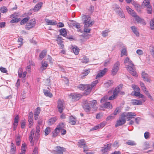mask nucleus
I'll list each match as a JSON object with an SVG mask.
<instances>
[{
	"instance_id": "47",
	"label": "nucleus",
	"mask_w": 154,
	"mask_h": 154,
	"mask_svg": "<svg viewBox=\"0 0 154 154\" xmlns=\"http://www.w3.org/2000/svg\"><path fill=\"white\" fill-rule=\"evenodd\" d=\"M126 144L131 146L135 145L136 144L134 141L131 140H128V141L126 142Z\"/></svg>"
},
{
	"instance_id": "7",
	"label": "nucleus",
	"mask_w": 154,
	"mask_h": 154,
	"mask_svg": "<svg viewBox=\"0 0 154 154\" xmlns=\"http://www.w3.org/2000/svg\"><path fill=\"white\" fill-rule=\"evenodd\" d=\"M126 122V120L124 116H122V113L121 114L120 117L119 118V119L117 122L116 123L115 125V127H117L122 125L124 124Z\"/></svg>"
},
{
	"instance_id": "48",
	"label": "nucleus",
	"mask_w": 154,
	"mask_h": 154,
	"mask_svg": "<svg viewBox=\"0 0 154 154\" xmlns=\"http://www.w3.org/2000/svg\"><path fill=\"white\" fill-rule=\"evenodd\" d=\"M16 141L17 145V146H19L20 144V135H18V136L17 137L16 139Z\"/></svg>"
},
{
	"instance_id": "57",
	"label": "nucleus",
	"mask_w": 154,
	"mask_h": 154,
	"mask_svg": "<svg viewBox=\"0 0 154 154\" xmlns=\"http://www.w3.org/2000/svg\"><path fill=\"white\" fill-rule=\"evenodd\" d=\"M108 99V97L107 96H105L103 97L100 100L101 103H104Z\"/></svg>"
},
{
	"instance_id": "39",
	"label": "nucleus",
	"mask_w": 154,
	"mask_h": 154,
	"mask_svg": "<svg viewBox=\"0 0 154 154\" xmlns=\"http://www.w3.org/2000/svg\"><path fill=\"white\" fill-rule=\"evenodd\" d=\"M104 106V107L106 108H112V106L111 105L110 103L108 102H105Z\"/></svg>"
},
{
	"instance_id": "52",
	"label": "nucleus",
	"mask_w": 154,
	"mask_h": 154,
	"mask_svg": "<svg viewBox=\"0 0 154 154\" xmlns=\"http://www.w3.org/2000/svg\"><path fill=\"white\" fill-rule=\"evenodd\" d=\"M150 28L151 29H154V19L151 20L150 22Z\"/></svg>"
},
{
	"instance_id": "45",
	"label": "nucleus",
	"mask_w": 154,
	"mask_h": 154,
	"mask_svg": "<svg viewBox=\"0 0 154 154\" xmlns=\"http://www.w3.org/2000/svg\"><path fill=\"white\" fill-rule=\"evenodd\" d=\"M19 120V116L18 115H17L15 117L14 119V125L17 126L18 125V123Z\"/></svg>"
},
{
	"instance_id": "23",
	"label": "nucleus",
	"mask_w": 154,
	"mask_h": 154,
	"mask_svg": "<svg viewBox=\"0 0 154 154\" xmlns=\"http://www.w3.org/2000/svg\"><path fill=\"white\" fill-rule=\"evenodd\" d=\"M131 103L134 105H140L142 104V102L140 100L133 99L131 100Z\"/></svg>"
},
{
	"instance_id": "1",
	"label": "nucleus",
	"mask_w": 154,
	"mask_h": 154,
	"mask_svg": "<svg viewBox=\"0 0 154 154\" xmlns=\"http://www.w3.org/2000/svg\"><path fill=\"white\" fill-rule=\"evenodd\" d=\"M97 101L95 100H85L83 101L82 103L83 107L84 110L87 112L91 111H95L97 109L96 106Z\"/></svg>"
},
{
	"instance_id": "42",
	"label": "nucleus",
	"mask_w": 154,
	"mask_h": 154,
	"mask_svg": "<svg viewBox=\"0 0 154 154\" xmlns=\"http://www.w3.org/2000/svg\"><path fill=\"white\" fill-rule=\"evenodd\" d=\"M72 25L73 26L75 27L77 29H79L80 28V25L79 23L75 22H74L72 23Z\"/></svg>"
},
{
	"instance_id": "60",
	"label": "nucleus",
	"mask_w": 154,
	"mask_h": 154,
	"mask_svg": "<svg viewBox=\"0 0 154 154\" xmlns=\"http://www.w3.org/2000/svg\"><path fill=\"white\" fill-rule=\"evenodd\" d=\"M63 42H57V43L58 45H59L60 46V47L61 49H63L64 47V45L63 44Z\"/></svg>"
},
{
	"instance_id": "41",
	"label": "nucleus",
	"mask_w": 154,
	"mask_h": 154,
	"mask_svg": "<svg viewBox=\"0 0 154 154\" xmlns=\"http://www.w3.org/2000/svg\"><path fill=\"white\" fill-rule=\"evenodd\" d=\"M134 92L140 91V89L136 85H132V86Z\"/></svg>"
},
{
	"instance_id": "51",
	"label": "nucleus",
	"mask_w": 154,
	"mask_h": 154,
	"mask_svg": "<svg viewBox=\"0 0 154 154\" xmlns=\"http://www.w3.org/2000/svg\"><path fill=\"white\" fill-rule=\"evenodd\" d=\"M28 121L29 122V128H31L33 124V118H28Z\"/></svg>"
},
{
	"instance_id": "31",
	"label": "nucleus",
	"mask_w": 154,
	"mask_h": 154,
	"mask_svg": "<svg viewBox=\"0 0 154 154\" xmlns=\"http://www.w3.org/2000/svg\"><path fill=\"white\" fill-rule=\"evenodd\" d=\"M40 132V128L39 126H37L36 129V132L35 134V138L36 139L38 138L39 134Z\"/></svg>"
},
{
	"instance_id": "11",
	"label": "nucleus",
	"mask_w": 154,
	"mask_h": 154,
	"mask_svg": "<svg viewBox=\"0 0 154 154\" xmlns=\"http://www.w3.org/2000/svg\"><path fill=\"white\" fill-rule=\"evenodd\" d=\"M54 151L57 154H62L65 151V149L60 146H56L54 148Z\"/></svg>"
},
{
	"instance_id": "19",
	"label": "nucleus",
	"mask_w": 154,
	"mask_h": 154,
	"mask_svg": "<svg viewBox=\"0 0 154 154\" xmlns=\"http://www.w3.org/2000/svg\"><path fill=\"white\" fill-rule=\"evenodd\" d=\"M150 0H144L141 4V7L142 8H146L149 5Z\"/></svg>"
},
{
	"instance_id": "56",
	"label": "nucleus",
	"mask_w": 154,
	"mask_h": 154,
	"mask_svg": "<svg viewBox=\"0 0 154 154\" xmlns=\"http://www.w3.org/2000/svg\"><path fill=\"white\" fill-rule=\"evenodd\" d=\"M56 121V119L54 118H51L49 120V124L51 125L54 123Z\"/></svg>"
},
{
	"instance_id": "6",
	"label": "nucleus",
	"mask_w": 154,
	"mask_h": 154,
	"mask_svg": "<svg viewBox=\"0 0 154 154\" xmlns=\"http://www.w3.org/2000/svg\"><path fill=\"white\" fill-rule=\"evenodd\" d=\"M36 23V21L35 19H32L30 20L27 23L26 26V28L28 30H29L31 29L34 27Z\"/></svg>"
},
{
	"instance_id": "64",
	"label": "nucleus",
	"mask_w": 154,
	"mask_h": 154,
	"mask_svg": "<svg viewBox=\"0 0 154 154\" xmlns=\"http://www.w3.org/2000/svg\"><path fill=\"white\" fill-rule=\"evenodd\" d=\"M90 72L89 70H85L82 73L83 76H85L87 75Z\"/></svg>"
},
{
	"instance_id": "49",
	"label": "nucleus",
	"mask_w": 154,
	"mask_h": 154,
	"mask_svg": "<svg viewBox=\"0 0 154 154\" xmlns=\"http://www.w3.org/2000/svg\"><path fill=\"white\" fill-rule=\"evenodd\" d=\"M41 110L39 107H37L35 110L34 115H39Z\"/></svg>"
},
{
	"instance_id": "40",
	"label": "nucleus",
	"mask_w": 154,
	"mask_h": 154,
	"mask_svg": "<svg viewBox=\"0 0 154 154\" xmlns=\"http://www.w3.org/2000/svg\"><path fill=\"white\" fill-rule=\"evenodd\" d=\"M29 17H26L23 18L20 22V24L23 25L26 23V22L29 19Z\"/></svg>"
},
{
	"instance_id": "29",
	"label": "nucleus",
	"mask_w": 154,
	"mask_h": 154,
	"mask_svg": "<svg viewBox=\"0 0 154 154\" xmlns=\"http://www.w3.org/2000/svg\"><path fill=\"white\" fill-rule=\"evenodd\" d=\"M43 93L46 96L49 97H51L53 96L52 94L49 91L47 90H44Z\"/></svg>"
},
{
	"instance_id": "26",
	"label": "nucleus",
	"mask_w": 154,
	"mask_h": 154,
	"mask_svg": "<svg viewBox=\"0 0 154 154\" xmlns=\"http://www.w3.org/2000/svg\"><path fill=\"white\" fill-rule=\"evenodd\" d=\"M41 64L42 66L40 67V69L42 71L44 70L48 66L47 62L45 61H42V62Z\"/></svg>"
},
{
	"instance_id": "58",
	"label": "nucleus",
	"mask_w": 154,
	"mask_h": 154,
	"mask_svg": "<svg viewBox=\"0 0 154 154\" xmlns=\"http://www.w3.org/2000/svg\"><path fill=\"white\" fill-rule=\"evenodd\" d=\"M138 97L143 98L142 101L143 102H144L146 100V97H145L143 95L141 94L140 93Z\"/></svg>"
},
{
	"instance_id": "38",
	"label": "nucleus",
	"mask_w": 154,
	"mask_h": 154,
	"mask_svg": "<svg viewBox=\"0 0 154 154\" xmlns=\"http://www.w3.org/2000/svg\"><path fill=\"white\" fill-rule=\"evenodd\" d=\"M127 54L126 49L125 48H124L121 51V56L122 57L123 55H127Z\"/></svg>"
},
{
	"instance_id": "3",
	"label": "nucleus",
	"mask_w": 154,
	"mask_h": 154,
	"mask_svg": "<svg viewBox=\"0 0 154 154\" xmlns=\"http://www.w3.org/2000/svg\"><path fill=\"white\" fill-rule=\"evenodd\" d=\"M97 83V80H96L93 82L91 85H85V94L86 95L88 94L90 92L92 89Z\"/></svg>"
},
{
	"instance_id": "9",
	"label": "nucleus",
	"mask_w": 154,
	"mask_h": 154,
	"mask_svg": "<svg viewBox=\"0 0 154 154\" xmlns=\"http://www.w3.org/2000/svg\"><path fill=\"white\" fill-rule=\"evenodd\" d=\"M133 66H131V65H130V66H129V65H127L125 66L126 68H127V70L131 74L134 76L137 77V74L134 69L133 68Z\"/></svg>"
},
{
	"instance_id": "10",
	"label": "nucleus",
	"mask_w": 154,
	"mask_h": 154,
	"mask_svg": "<svg viewBox=\"0 0 154 154\" xmlns=\"http://www.w3.org/2000/svg\"><path fill=\"white\" fill-rule=\"evenodd\" d=\"M120 65V63L119 61H117L114 65L112 70V74L113 75H115L118 72L119 66Z\"/></svg>"
},
{
	"instance_id": "62",
	"label": "nucleus",
	"mask_w": 154,
	"mask_h": 154,
	"mask_svg": "<svg viewBox=\"0 0 154 154\" xmlns=\"http://www.w3.org/2000/svg\"><path fill=\"white\" fill-rule=\"evenodd\" d=\"M0 70L3 73H6L7 72L5 68L2 66L0 67Z\"/></svg>"
},
{
	"instance_id": "61",
	"label": "nucleus",
	"mask_w": 154,
	"mask_h": 154,
	"mask_svg": "<svg viewBox=\"0 0 154 154\" xmlns=\"http://www.w3.org/2000/svg\"><path fill=\"white\" fill-rule=\"evenodd\" d=\"M149 136V133L148 132H146L144 134V137L146 139H147Z\"/></svg>"
},
{
	"instance_id": "44",
	"label": "nucleus",
	"mask_w": 154,
	"mask_h": 154,
	"mask_svg": "<svg viewBox=\"0 0 154 154\" xmlns=\"http://www.w3.org/2000/svg\"><path fill=\"white\" fill-rule=\"evenodd\" d=\"M110 32L109 29L106 30L102 32V35L103 37H105L108 36V33Z\"/></svg>"
},
{
	"instance_id": "25",
	"label": "nucleus",
	"mask_w": 154,
	"mask_h": 154,
	"mask_svg": "<svg viewBox=\"0 0 154 154\" xmlns=\"http://www.w3.org/2000/svg\"><path fill=\"white\" fill-rule=\"evenodd\" d=\"M43 3L42 2H40L36 4L33 9L34 11H38L42 6Z\"/></svg>"
},
{
	"instance_id": "24",
	"label": "nucleus",
	"mask_w": 154,
	"mask_h": 154,
	"mask_svg": "<svg viewBox=\"0 0 154 154\" xmlns=\"http://www.w3.org/2000/svg\"><path fill=\"white\" fill-rule=\"evenodd\" d=\"M142 76L144 81H146L147 82H149V75L147 73H145V72H142Z\"/></svg>"
},
{
	"instance_id": "34",
	"label": "nucleus",
	"mask_w": 154,
	"mask_h": 154,
	"mask_svg": "<svg viewBox=\"0 0 154 154\" xmlns=\"http://www.w3.org/2000/svg\"><path fill=\"white\" fill-rule=\"evenodd\" d=\"M60 35L65 37L67 35V33L66 29H61L60 30Z\"/></svg>"
},
{
	"instance_id": "20",
	"label": "nucleus",
	"mask_w": 154,
	"mask_h": 154,
	"mask_svg": "<svg viewBox=\"0 0 154 154\" xmlns=\"http://www.w3.org/2000/svg\"><path fill=\"white\" fill-rule=\"evenodd\" d=\"M122 86L121 85H119L116 87L114 91L113 94H114V95H116V96L122 90Z\"/></svg>"
},
{
	"instance_id": "8",
	"label": "nucleus",
	"mask_w": 154,
	"mask_h": 154,
	"mask_svg": "<svg viewBox=\"0 0 154 154\" xmlns=\"http://www.w3.org/2000/svg\"><path fill=\"white\" fill-rule=\"evenodd\" d=\"M114 10L116 12H118L117 10H119V13H118V14L121 18H124L125 15L122 11V10L119 7V6L116 4L114 5Z\"/></svg>"
},
{
	"instance_id": "33",
	"label": "nucleus",
	"mask_w": 154,
	"mask_h": 154,
	"mask_svg": "<svg viewBox=\"0 0 154 154\" xmlns=\"http://www.w3.org/2000/svg\"><path fill=\"white\" fill-rule=\"evenodd\" d=\"M85 144V142L83 139L79 140L78 144V146L80 147H82V146H84Z\"/></svg>"
},
{
	"instance_id": "22",
	"label": "nucleus",
	"mask_w": 154,
	"mask_h": 154,
	"mask_svg": "<svg viewBox=\"0 0 154 154\" xmlns=\"http://www.w3.org/2000/svg\"><path fill=\"white\" fill-rule=\"evenodd\" d=\"M131 28L133 33L137 36L138 37L139 36V33L138 29L136 27L134 26H132L131 27Z\"/></svg>"
},
{
	"instance_id": "54",
	"label": "nucleus",
	"mask_w": 154,
	"mask_h": 154,
	"mask_svg": "<svg viewBox=\"0 0 154 154\" xmlns=\"http://www.w3.org/2000/svg\"><path fill=\"white\" fill-rule=\"evenodd\" d=\"M89 59L86 57H84L82 59V62L83 63H86L88 62Z\"/></svg>"
},
{
	"instance_id": "36",
	"label": "nucleus",
	"mask_w": 154,
	"mask_h": 154,
	"mask_svg": "<svg viewBox=\"0 0 154 154\" xmlns=\"http://www.w3.org/2000/svg\"><path fill=\"white\" fill-rule=\"evenodd\" d=\"M146 11L148 14H151L152 12V7L151 5H149L146 7Z\"/></svg>"
},
{
	"instance_id": "28",
	"label": "nucleus",
	"mask_w": 154,
	"mask_h": 154,
	"mask_svg": "<svg viewBox=\"0 0 154 154\" xmlns=\"http://www.w3.org/2000/svg\"><path fill=\"white\" fill-rule=\"evenodd\" d=\"M124 63L125 64L127 63L130 65H131V66H134L133 63L128 57H127L125 58L124 60Z\"/></svg>"
},
{
	"instance_id": "46",
	"label": "nucleus",
	"mask_w": 154,
	"mask_h": 154,
	"mask_svg": "<svg viewBox=\"0 0 154 154\" xmlns=\"http://www.w3.org/2000/svg\"><path fill=\"white\" fill-rule=\"evenodd\" d=\"M51 131V129L49 127H47L45 130V135H48Z\"/></svg>"
},
{
	"instance_id": "30",
	"label": "nucleus",
	"mask_w": 154,
	"mask_h": 154,
	"mask_svg": "<svg viewBox=\"0 0 154 154\" xmlns=\"http://www.w3.org/2000/svg\"><path fill=\"white\" fill-rule=\"evenodd\" d=\"M79 49L76 46L75 47L72 48V51L76 55H77L79 54Z\"/></svg>"
},
{
	"instance_id": "43",
	"label": "nucleus",
	"mask_w": 154,
	"mask_h": 154,
	"mask_svg": "<svg viewBox=\"0 0 154 154\" xmlns=\"http://www.w3.org/2000/svg\"><path fill=\"white\" fill-rule=\"evenodd\" d=\"M46 54V52L45 51H42L40 53L39 56V57L40 60H42L43 58H44V56Z\"/></svg>"
},
{
	"instance_id": "53",
	"label": "nucleus",
	"mask_w": 154,
	"mask_h": 154,
	"mask_svg": "<svg viewBox=\"0 0 154 154\" xmlns=\"http://www.w3.org/2000/svg\"><path fill=\"white\" fill-rule=\"evenodd\" d=\"M78 88L81 90H83L85 89V85L80 84L78 86Z\"/></svg>"
},
{
	"instance_id": "18",
	"label": "nucleus",
	"mask_w": 154,
	"mask_h": 154,
	"mask_svg": "<svg viewBox=\"0 0 154 154\" xmlns=\"http://www.w3.org/2000/svg\"><path fill=\"white\" fill-rule=\"evenodd\" d=\"M141 88L143 91L144 92L145 94L148 97V98H149L151 100H153V98L151 96L150 94L149 93L148 91L146 90V88L145 86H143V87Z\"/></svg>"
},
{
	"instance_id": "17",
	"label": "nucleus",
	"mask_w": 154,
	"mask_h": 154,
	"mask_svg": "<svg viewBox=\"0 0 154 154\" xmlns=\"http://www.w3.org/2000/svg\"><path fill=\"white\" fill-rule=\"evenodd\" d=\"M69 123L72 125H75L76 123L77 119L75 117L71 116L69 117Z\"/></svg>"
},
{
	"instance_id": "16",
	"label": "nucleus",
	"mask_w": 154,
	"mask_h": 154,
	"mask_svg": "<svg viewBox=\"0 0 154 154\" xmlns=\"http://www.w3.org/2000/svg\"><path fill=\"white\" fill-rule=\"evenodd\" d=\"M45 21L47 25L54 26L57 24V22L55 21L50 20L48 19H45Z\"/></svg>"
},
{
	"instance_id": "2",
	"label": "nucleus",
	"mask_w": 154,
	"mask_h": 154,
	"mask_svg": "<svg viewBox=\"0 0 154 154\" xmlns=\"http://www.w3.org/2000/svg\"><path fill=\"white\" fill-rule=\"evenodd\" d=\"M82 17L84 23V26L85 27H91L94 24V21L91 20V17L89 15H84Z\"/></svg>"
},
{
	"instance_id": "21",
	"label": "nucleus",
	"mask_w": 154,
	"mask_h": 154,
	"mask_svg": "<svg viewBox=\"0 0 154 154\" xmlns=\"http://www.w3.org/2000/svg\"><path fill=\"white\" fill-rule=\"evenodd\" d=\"M126 9L129 14H131L132 16L135 17L137 15L134 11L130 8L129 6H127Z\"/></svg>"
},
{
	"instance_id": "55",
	"label": "nucleus",
	"mask_w": 154,
	"mask_h": 154,
	"mask_svg": "<svg viewBox=\"0 0 154 154\" xmlns=\"http://www.w3.org/2000/svg\"><path fill=\"white\" fill-rule=\"evenodd\" d=\"M89 27H85L84 26V32H85L89 33L90 32L91 29H90L88 28Z\"/></svg>"
},
{
	"instance_id": "14",
	"label": "nucleus",
	"mask_w": 154,
	"mask_h": 154,
	"mask_svg": "<svg viewBox=\"0 0 154 154\" xmlns=\"http://www.w3.org/2000/svg\"><path fill=\"white\" fill-rule=\"evenodd\" d=\"M112 144L109 143L106 145H105L104 147H102L101 149V151L103 153H106L107 151H109L111 147Z\"/></svg>"
},
{
	"instance_id": "59",
	"label": "nucleus",
	"mask_w": 154,
	"mask_h": 154,
	"mask_svg": "<svg viewBox=\"0 0 154 154\" xmlns=\"http://www.w3.org/2000/svg\"><path fill=\"white\" fill-rule=\"evenodd\" d=\"M19 20V19H18L17 18H16L11 20V21L10 22L11 23H14L15 22H17Z\"/></svg>"
},
{
	"instance_id": "15",
	"label": "nucleus",
	"mask_w": 154,
	"mask_h": 154,
	"mask_svg": "<svg viewBox=\"0 0 154 154\" xmlns=\"http://www.w3.org/2000/svg\"><path fill=\"white\" fill-rule=\"evenodd\" d=\"M108 69L107 68H104L102 70H100L99 72L97 74L96 76V79H97L100 77H102L106 73Z\"/></svg>"
},
{
	"instance_id": "5",
	"label": "nucleus",
	"mask_w": 154,
	"mask_h": 154,
	"mask_svg": "<svg viewBox=\"0 0 154 154\" xmlns=\"http://www.w3.org/2000/svg\"><path fill=\"white\" fill-rule=\"evenodd\" d=\"M136 116V114L133 112H124L122 113V116L126 118L128 121L130 120L131 119L133 118Z\"/></svg>"
},
{
	"instance_id": "12",
	"label": "nucleus",
	"mask_w": 154,
	"mask_h": 154,
	"mask_svg": "<svg viewBox=\"0 0 154 154\" xmlns=\"http://www.w3.org/2000/svg\"><path fill=\"white\" fill-rule=\"evenodd\" d=\"M134 17L135 20L138 23H140L143 25H145L146 24V22L143 19L137 15Z\"/></svg>"
},
{
	"instance_id": "13",
	"label": "nucleus",
	"mask_w": 154,
	"mask_h": 154,
	"mask_svg": "<svg viewBox=\"0 0 154 154\" xmlns=\"http://www.w3.org/2000/svg\"><path fill=\"white\" fill-rule=\"evenodd\" d=\"M70 98L74 100V101H77L79 100L81 97V95L79 94H71L70 95Z\"/></svg>"
},
{
	"instance_id": "27",
	"label": "nucleus",
	"mask_w": 154,
	"mask_h": 154,
	"mask_svg": "<svg viewBox=\"0 0 154 154\" xmlns=\"http://www.w3.org/2000/svg\"><path fill=\"white\" fill-rule=\"evenodd\" d=\"M34 130H32L30 132L29 136V140L31 143L33 141V137H34Z\"/></svg>"
},
{
	"instance_id": "63",
	"label": "nucleus",
	"mask_w": 154,
	"mask_h": 154,
	"mask_svg": "<svg viewBox=\"0 0 154 154\" xmlns=\"http://www.w3.org/2000/svg\"><path fill=\"white\" fill-rule=\"evenodd\" d=\"M16 147L15 146L14 144L11 143V150L12 151H15V150Z\"/></svg>"
},
{
	"instance_id": "37",
	"label": "nucleus",
	"mask_w": 154,
	"mask_h": 154,
	"mask_svg": "<svg viewBox=\"0 0 154 154\" xmlns=\"http://www.w3.org/2000/svg\"><path fill=\"white\" fill-rule=\"evenodd\" d=\"M112 81H109L104 84V86L105 87L108 88L112 85Z\"/></svg>"
},
{
	"instance_id": "35",
	"label": "nucleus",
	"mask_w": 154,
	"mask_h": 154,
	"mask_svg": "<svg viewBox=\"0 0 154 154\" xmlns=\"http://www.w3.org/2000/svg\"><path fill=\"white\" fill-rule=\"evenodd\" d=\"M65 127V125L63 123H60L57 126L56 128H58V130L60 131L61 130L63 129Z\"/></svg>"
},
{
	"instance_id": "32",
	"label": "nucleus",
	"mask_w": 154,
	"mask_h": 154,
	"mask_svg": "<svg viewBox=\"0 0 154 154\" xmlns=\"http://www.w3.org/2000/svg\"><path fill=\"white\" fill-rule=\"evenodd\" d=\"M60 132V131L58 130V128H56L54 131L52 132V137H56Z\"/></svg>"
},
{
	"instance_id": "50",
	"label": "nucleus",
	"mask_w": 154,
	"mask_h": 154,
	"mask_svg": "<svg viewBox=\"0 0 154 154\" xmlns=\"http://www.w3.org/2000/svg\"><path fill=\"white\" fill-rule=\"evenodd\" d=\"M0 10L2 13H5L8 11V9L6 7H3L0 8Z\"/></svg>"
},
{
	"instance_id": "4",
	"label": "nucleus",
	"mask_w": 154,
	"mask_h": 154,
	"mask_svg": "<svg viewBox=\"0 0 154 154\" xmlns=\"http://www.w3.org/2000/svg\"><path fill=\"white\" fill-rule=\"evenodd\" d=\"M57 108L58 111L60 113H62L65 108L64 102L63 100L59 99L57 101Z\"/></svg>"
}]
</instances>
